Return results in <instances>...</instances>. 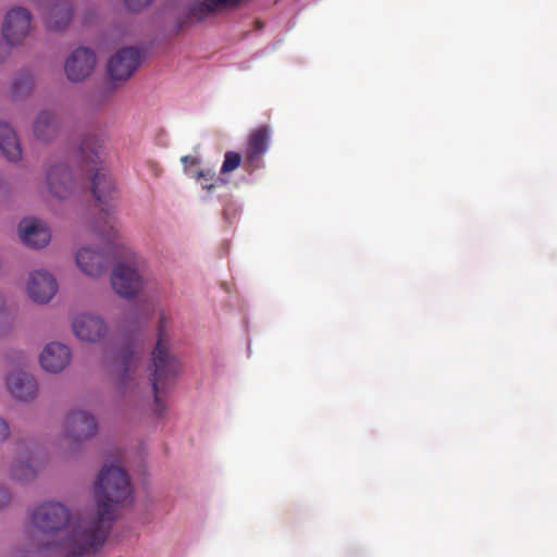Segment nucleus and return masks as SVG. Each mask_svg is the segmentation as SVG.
<instances>
[{
    "mask_svg": "<svg viewBox=\"0 0 557 557\" xmlns=\"http://www.w3.org/2000/svg\"><path fill=\"white\" fill-rule=\"evenodd\" d=\"M132 494L127 473L106 466L95 482L94 515L73 516L64 504L54 500L38 504L29 513L30 522L51 539L38 550L49 557H94L108 537L115 507L131 504Z\"/></svg>",
    "mask_w": 557,
    "mask_h": 557,
    "instance_id": "1",
    "label": "nucleus"
},
{
    "mask_svg": "<svg viewBox=\"0 0 557 557\" xmlns=\"http://www.w3.org/2000/svg\"><path fill=\"white\" fill-rule=\"evenodd\" d=\"M100 148L98 139L87 138L77 151V166L74 169L63 161L51 164L46 172V183L51 196L66 199L85 186L87 180L91 177L92 194L101 211L106 213L104 225L98 231V235L111 243L119 237V230L111 216L119 193L112 175L99 166Z\"/></svg>",
    "mask_w": 557,
    "mask_h": 557,
    "instance_id": "2",
    "label": "nucleus"
},
{
    "mask_svg": "<svg viewBox=\"0 0 557 557\" xmlns=\"http://www.w3.org/2000/svg\"><path fill=\"white\" fill-rule=\"evenodd\" d=\"M168 325L166 317L161 313L157 327V343L152 351L153 372L151 382L157 406H159L161 392L175 382L181 371L180 360L170 351Z\"/></svg>",
    "mask_w": 557,
    "mask_h": 557,
    "instance_id": "3",
    "label": "nucleus"
},
{
    "mask_svg": "<svg viewBox=\"0 0 557 557\" xmlns=\"http://www.w3.org/2000/svg\"><path fill=\"white\" fill-rule=\"evenodd\" d=\"M123 260L117 261L111 273L114 292L124 298L135 297L144 287V262L128 247H120Z\"/></svg>",
    "mask_w": 557,
    "mask_h": 557,
    "instance_id": "4",
    "label": "nucleus"
},
{
    "mask_svg": "<svg viewBox=\"0 0 557 557\" xmlns=\"http://www.w3.org/2000/svg\"><path fill=\"white\" fill-rule=\"evenodd\" d=\"M32 24V15L25 8H13L4 17L2 25V35L5 41L11 45L23 42L29 34Z\"/></svg>",
    "mask_w": 557,
    "mask_h": 557,
    "instance_id": "5",
    "label": "nucleus"
},
{
    "mask_svg": "<svg viewBox=\"0 0 557 557\" xmlns=\"http://www.w3.org/2000/svg\"><path fill=\"white\" fill-rule=\"evenodd\" d=\"M141 61L137 48L127 47L119 50L108 62V73L112 81L124 82L138 69Z\"/></svg>",
    "mask_w": 557,
    "mask_h": 557,
    "instance_id": "6",
    "label": "nucleus"
},
{
    "mask_svg": "<svg viewBox=\"0 0 557 557\" xmlns=\"http://www.w3.org/2000/svg\"><path fill=\"white\" fill-rule=\"evenodd\" d=\"M270 131L261 126L250 133L244 152V169L252 172L262 165V158L269 148Z\"/></svg>",
    "mask_w": 557,
    "mask_h": 557,
    "instance_id": "7",
    "label": "nucleus"
},
{
    "mask_svg": "<svg viewBox=\"0 0 557 557\" xmlns=\"http://www.w3.org/2000/svg\"><path fill=\"white\" fill-rule=\"evenodd\" d=\"M143 344L137 338L125 342L116 356V367L120 380L123 384L134 379L138 369Z\"/></svg>",
    "mask_w": 557,
    "mask_h": 557,
    "instance_id": "8",
    "label": "nucleus"
},
{
    "mask_svg": "<svg viewBox=\"0 0 557 557\" xmlns=\"http://www.w3.org/2000/svg\"><path fill=\"white\" fill-rule=\"evenodd\" d=\"M96 64V55L88 48L74 50L65 62V73L71 82H81L88 77Z\"/></svg>",
    "mask_w": 557,
    "mask_h": 557,
    "instance_id": "9",
    "label": "nucleus"
},
{
    "mask_svg": "<svg viewBox=\"0 0 557 557\" xmlns=\"http://www.w3.org/2000/svg\"><path fill=\"white\" fill-rule=\"evenodd\" d=\"M57 289V281L49 272L35 271L30 273L27 282V292L35 302H49L55 295Z\"/></svg>",
    "mask_w": 557,
    "mask_h": 557,
    "instance_id": "10",
    "label": "nucleus"
},
{
    "mask_svg": "<svg viewBox=\"0 0 557 557\" xmlns=\"http://www.w3.org/2000/svg\"><path fill=\"white\" fill-rule=\"evenodd\" d=\"M74 334L82 341L98 342L107 333V324L104 321L92 314H79L72 324Z\"/></svg>",
    "mask_w": 557,
    "mask_h": 557,
    "instance_id": "11",
    "label": "nucleus"
},
{
    "mask_svg": "<svg viewBox=\"0 0 557 557\" xmlns=\"http://www.w3.org/2000/svg\"><path fill=\"white\" fill-rule=\"evenodd\" d=\"M21 240L33 248L45 247L51 238L49 228L39 220L24 219L18 224Z\"/></svg>",
    "mask_w": 557,
    "mask_h": 557,
    "instance_id": "12",
    "label": "nucleus"
},
{
    "mask_svg": "<svg viewBox=\"0 0 557 557\" xmlns=\"http://www.w3.org/2000/svg\"><path fill=\"white\" fill-rule=\"evenodd\" d=\"M7 386L14 398L24 401L35 398L38 392L37 381L24 370L11 373L7 377Z\"/></svg>",
    "mask_w": 557,
    "mask_h": 557,
    "instance_id": "13",
    "label": "nucleus"
},
{
    "mask_svg": "<svg viewBox=\"0 0 557 557\" xmlns=\"http://www.w3.org/2000/svg\"><path fill=\"white\" fill-rule=\"evenodd\" d=\"M60 117L50 110L40 111L33 122V134L41 143H51L60 133Z\"/></svg>",
    "mask_w": 557,
    "mask_h": 557,
    "instance_id": "14",
    "label": "nucleus"
},
{
    "mask_svg": "<svg viewBox=\"0 0 557 557\" xmlns=\"http://www.w3.org/2000/svg\"><path fill=\"white\" fill-rule=\"evenodd\" d=\"M76 263L78 268L92 277L101 276L109 267V257L101 251H95L90 248H82L76 253Z\"/></svg>",
    "mask_w": 557,
    "mask_h": 557,
    "instance_id": "15",
    "label": "nucleus"
},
{
    "mask_svg": "<svg viewBox=\"0 0 557 557\" xmlns=\"http://www.w3.org/2000/svg\"><path fill=\"white\" fill-rule=\"evenodd\" d=\"M70 360L69 347L60 343L48 344L39 357L41 367L51 373L61 372L70 363Z\"/></svg>",
    "mask_w": 557,
    "mask_h": 557,
    "instance_id": "16",
    "label": "nucleus"
},
{
    "mask_svg": "<svg viewBox=\"0 0 557 557\" xmlns=\"http://www.w3.org/2000/svg\"><path fill=\"white\" fill-rule=\"evenodd\" d=\"M73 10L69 0H58L48 5L45 23L50 30L63 29L72 20Z\"/></svg>",
    "mask_w": 557,
    "mask_h": 557,
    "instance_id": "17",
    "label": "nucleus"
},
{
    "mask_svg": "<svg viewBox=\"0 0 557 557\" xmlns=\"http://www.w3.org/2000/svg\"><path fill=\"white\" fill-rule=\"evenodd\" d=\"M0 150L10 161L16 162L22 158L17 134L8 123H0Z\"/></svg>",
    "mask_w": 557,
    "mask_h": 557,
    "instance_id": "18",
    "label": "nucleus"
},
{
    "mask_svg": "<svg viewBox=\"0 0 557 557\" xmlns=\"http://www.w3.org/2000/svg\"><path fill=\"white\" fill-rule=\"evenodd\" d=\"M240 1L242 0H203L195 2L189 8L188 16L200 22L220 8H234L237 7Z\"/></svg>",
    "mask_w": 557,
    "mask_h": 557,
    "instance_id": "19",
    "label": "nucleus"
},
{
    "mask_svg": "<svg viewBox=\"0 0 557 557\" xmlns=\"http://www.w3.org/2000/svg\"><path fill=\"white\" fill-rule=\"evenodd\" d=\"M32 456L18 457L11 467V475L20 482H29L37 475V470L32 463Z\"/></svg>",
    "mask_w": 557,
    "mask_h": 557,
    "instance_id": "20",
    "label": "nucleus"
},
{
    "mask_svg": "<svg viewBox=\"0 0 557 557\" xmlns=\"http://www.w3.org/2000/svg\"><path fill=\"white\" fill-rule=\"evenodd\" d=\"M70 429L75 434L66 433V437L73 442H81L96 434L98 430L97 420H72Z\"/></svg>",
    "mask_w": 557,
    "mask_h": 557,
    "instance_id": "21",
    "label": "nucleus"
},
{
    "mask_svg": "<svg viewBox=\"0 0 557 557\" xmlns=\"http://www.w3.org/2000/svg\"><path fill=\"white\" fill-rule=\"evenodd\" d=\"M242 156L238 152L235 151H227L224 154V161L221 166V173H230L235 171L242 163Z\"/></svg>",
    "mask_w": 557,
    "mask_h": 557,
    "instance_id": "22",
    "label": "nucleus"
},
{
    "mask_svg": "<svg viewBox=\"0 0 557 557\" xmlns=\"http://www.w3.org/2000/svg\"><path fill=\"white\" fill-rule=\"evenodd\" d=\"M197 178L201 181L202 187L208 190L215 188L220 182V180L215 177V172L212 170L199 171Z\"/></svg>",
    "mask_w": 557,
    "mask_h": 557,
    "instance_id": "23",
    "label": "nucleus"
},
{
    "mask_svg": "<svg viewBox=\"0 0 557 557\" xmlns=\"http://www.w3.org/2000/svg\"><path fill=\"white\" fill-rule=\"evenodd\" d=\"M152 0H125V4L128 10L133 12H139L150 5Z\"/></svg>",
    "mask_w": 557,
    "mask_h": 557,
    "instance_id": "24",
    "label": "nucleus"
},
{
    "mask_svg": "<svg viewBox=\"0 0 557 557\" xmlns=\"http://www.w3.org/2000/svg\"><path fill=\"white\" fill-rule=\"evenodd\" d=\"M10 435V426L7 420H0V442L4 441Z\"/></svg>",
    "mask_w": 557,
    "mask_h": 557,
    "instance_id": "25",
    "label": "nucleus"
},
{
    "mask_svg": "<svg viewBox=\"0 0 557 557\" xmlns=\"http://www.w3.org/2000/svg\"><path fill=\"white\" fill-rule=\"evenodd\" d=\"M67 418H94L91 413L83 409L73 410Z\"/></svg>",
    "mask_w": 557,
    "mask_h": 557,
    "instance_id": "26",
    "label": "nucleus"
},
{
    "mask_svg": "<svg viewBox=\"0 0 557 557\" xmlns=\"http://www.w3.org/2000/svg\"><path fill=\"white\" fill-rule=\"evenodd\" d=\"M9 493L0 486V508L8 504L9 502Z\"/></svg>",
    "mask_w": 557,
    "mask_h": 557,
    "instance_id": "27",
    "label": "nucleus"
},
{
    "mask_svg": "<svg viewBox=\"0 0 557 557\" xmlns=\"http://www.w3.org/2000/svg\"><path fill=\"white\" fill-rule=\"evenodd\" d=\"M4 306V298H3V295L0 293V310L3 308Z\"/></svg>",
    "mask_w": 557,
    "mask_h": 557,
    "instance_id": "28",
    "label": "nucleus"
},
{
    "mask_svg": "<svg viewBox=\"0 0 557 557\" xmlns=\"http://www.w3.org/2000/svg\"><path fill=\"white\" fill-rule=\"evenodd\" d=\"M182 161H183L184 163L189 162V157H183V158H182Z\"/></svg>",
    "mask_w": 557,
    "mask_h": 557,
    "instance_id": "29",
    "label": "nucleus"
},
{
    "mask_svg": "<svg viewBox=\"0 0 557 557\" xmlns=\"http://www.w3.org/2000/svg\"><path fill=\"white\" fill-rule=\"evenodd\" d=\"M14 91L17 92L16 85H13Z\"/></svg>",
    "mask_w": 557,
    "mask_h": 557,
    "instance_id": "30",
    "label": "nucleus"
}]
</instances>
